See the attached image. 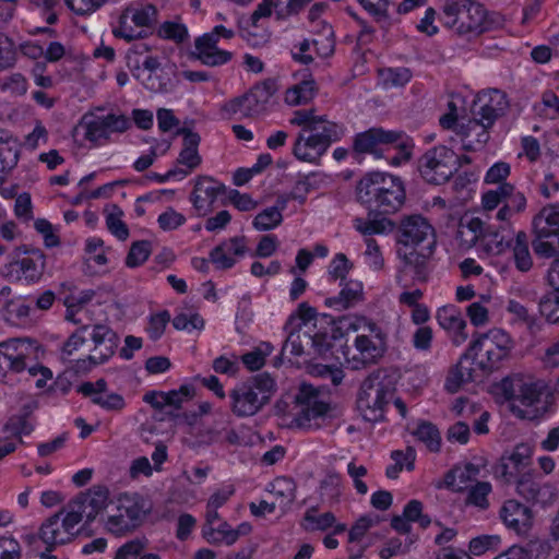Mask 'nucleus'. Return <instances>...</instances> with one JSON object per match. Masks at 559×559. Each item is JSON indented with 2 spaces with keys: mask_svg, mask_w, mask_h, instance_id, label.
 <instances>
[{
  "mask_svg": "<svg viewBox=\"0 0 559 559\" xmlns=\"http://www.w3.org/2000/svg\"><path fill=\"white\" fill-rule=\"evenodd\" d=\"M108 0H64L66 5L76 15H90L99 10Z\"/></svg>",
  "mask_w": 559,
  "mask_h": 559,
  "instance_id": "680f3d73",
  "label": "nucleus"
},
{
  "mask_svg": "<svg viewBox=\"0 0 559 559\" xmlns=\"http://www.w3.org/2000/svg\"><path fill=\"white\" fill-rule=\"evenodd\" d=\"M282 221L283 215L278 211L267 207L254 217L252 225L257 230L265 231L277 227Z\"/></svg>",
  "mask_w": 559,
  "mask_h": 559,
  "instance_id": "6e6d98bb",
  "label": "nucleus"
},
{
  "mask_svg": "<svg viewBox=\"0 0 559 559\" xmlns=\"http://www.w3.org/2000/svg\"><path fill=\"white\" fill-rule=\"evenodd\" d=\"M442 12L444 26L459 35H479L492 26L484 5L474 0H445Z\"/></svg>",
  "mask_w": 559,
  "mask_h": 559,
  "instance_id": "39448f33",
  "label": "nucleus"
},
{
  "mask_svg": "<svg viewBox=\"0 0 559 559\" xmlns=\"http://www.w3.org/2000/svg\"><path fill=\"white\" fill-rule=\"evenodd\" d=\"M435 248H421L417 250L397 249L399 257L403 260V272L409 273L414 281L424 283L429 276V260Z\"/></svg>",
  "mask_w": 559,
  "mask_h": 559,
  "instance_id": "bb28decb",
  "label": "nucleus"
},
{
  "mask_svg": "<svg viewBox=\"0 0 559 559\" xmlns=\"http://www.w3.org/2000/svg\"><path fill=\"white\" fill-rule=\"evenodd\" d=\"M157 10L152 4L132 3L123 9L118 23L112 28L116 38L127 41L144 38L146 28L156 22Z\"/></svg>",
  "mask_w": 559,
  "mask_h": 559,
  "instance_id": "9b49d317",
  "label": "nucleus"
},
{
  "mask_svg": "<svg viewBox=\"0 0 559 559\" xmlns=\"http://www.w3.org/2000/svg\"><path fill=\"white\" fill-rule=\"evenodd\" d=\"M359 2L378 22L386 21L390 17L393 0H359Z\"/></svg>",
  "mask_w": 559,
  "mask_h": 559,
  "instance_id": "bf43d9fd",
  "label": "nucleus"
},
{
  "mask_svg": "<svg viewBox=\"0 0 559 559\" xmlns=\"http://www.w3.org/2000/svg\"><path fill=\"white\" fill-rule=\"evenodd\" d=\"M316 90L314 80H302L286 91L285 102L290 106L307 104L314 97Z\"/></svg>",
  "mask_w": 559,
  "mask_h": 559,
  "instance_id": "ea45409f",
  "label": "nucleus"
},
{
  "mask_svg": "<svg viewBox=\"0 0 559 559\" xmlns=\"http://www.w3.org/2000/svg\"><path fill=\"white\" fill-rule=\"evenodd\" d=\"M90 329L91 325L82 324L68 337L62 346L63 356L70 357L75 350L85 344V334L90 331Z\"/></svg>",
  "mask_w": 559,
  "mask_h": 559,
  "instance_id": "0e129e2a",
  "label": "nucleus"
},
{
  "mask_svg": "<svg viewBox=\"0 0 559 559\" xmlns=\"http://www.w3.org/2000/svg\"><path fill=\"white\" fill-rule=\"evenodd\" d=\"M263 109L264 106L258 102V98L253 96L251 91L239 97L230 99L222 107V110L228 116L240 114L242 117H252L261 112Z\"/></svg>",
  "mask_w": 559,
  "mask_h": 559,
  "instance_id": "72a5a7b5",
  "label": "nucleus"
},
{
  "mask_svg": "<svg viewBox=\"0 0 559 559\" xmlns=\"http://www.w3.org/2000/svg\"><path fill=\"white\" fill-rule=\"evenodd\" d=\"M356 353L349 356V348L342 350L343 359L353 370H359L377 364L385 354L388 346L385 341H380L359 334L355 342Z\"/></svg>",
  "mask_w": 559,
  "mask_h": 559,
  "instance_id": "2eb2a0df",
  "label": "nucleus"
},
{
  "mask_svg": "<svg viewBox=\"0 0 559 559\" xmlns=\"http://www.w3.org/2000/svg\"><path fill=\"white\" fill-rule=\"evenodd\" d=\"M276 391L275 380L266 372L237 384L228 394L233 414L239 418L258 414Z\"/></svg>",
  "mask_w": 559,
  "mask_h": 559,
  "instance_id": "7ed1b4c3",
  "label": "nucleus"
},
{
  "mask_svg": "<svg viewBox=\"0 0 559 559\" xmlns=\"http://www.w3.org/2000/svg\"><path fill=\"white\" fill-rule=\"evenodd\" d=\"M511 190L512 185L509 182H503L496 189L486 191L481 197V204L484 210L492 211L498 207L500 203L506 201V195H508Z\"/></svg>",
  "mask_w": 559,
  "mask_h": 559,
  "instance_id": "8fccbe9b",
  "label": "nucleus"
},
{
  "mask_svg": "<svg viewBox=\"0 0 559 559\" xmlns=\"http://www.w3.org/2000/svg\"><path fill=\"white\" fill-rule=\"evenodd\" d=\"M34 342L31 338H10L0 343V354L8 353L13 356L26 357L29 354V347Z\"/></svg>",
  "mask_w": 559,
  "mask_h": 559,
  "instance_id": "13d9d810",
  "label": "nucleus"
},
{
  "mask_svg": "<svg viewBox=\"0 0 559 559\" xmlns=\"http://www.w3.org/2000/svg\"><path fill=\"white\" fill-rule=\"evenodd\" d=\"M38 408V402L31 400L23 404L17 414L10 416L3 426V431L23 443L22 435H29L35 429L33 413Z\"/></svg>",
  "mask_w": 559,
  "mask_h": 559,
  "instance_id": "c85d7f7f",
  "label": "nucleus"
},
{
  "mask_svg": "<svg viewBox=\"0 0 559 559\" xmlns=\"http://www.w3.org/2000/svg\"><path fill=\"white\" fill-rule=\"evenodd\" d=\"M392 392L380 380V373L367 377L360 388L357 399V407L367 421L377 423L384 418V408L389 403Z\"/></svg>",
  "mask_w": 559,
  "mask_h": 559,
  "instance_id": "ddd939ff",
  "label": "nucleus"
},
{
  "mask_svg": "<svg viewBox=\"0 0 559 559\" xmlns=\"http://www.w3.org/2000/svg\"><path fill=\"white\" fill-rule=\"evenodd\" d=\"M532 449L525 443L516 444L512 451H506L492 466V474L506 484L512 483L514 477L531 464Z\"/></svg>",
  "mask_w": 559,
  "mask_h": 559,
  "instance_id": "a211bd4d",
  "label": "nucleus"
},
{
  "mask_svg": "<svg viewBox=\"0 0 559 559\" xmlns=\"http://www.w3.org/2000/svg\"><path fill=\"white\" fill-rule=\"evenodd\" d=\"M299 132L293 147L294 156L302 162L319 164L330 145L343 135V128L335 122H325Z\"/></svg>",
  "mask_w": 559,
  "mask_h": 559,
  "instance_id": "0eeeda50",
  "label": "nucleus"
},
{
  "mask_svg": "<svg viewBox=\"0 0 559 559\" xmlns=\"http://www.w3.org/2000/svg\"><path fill=\"white\" fill-rule=\"evenodd\" d=\"M226 192L227 188L224 183L209 176H200L195 181L190 200L197 211L205 213Z\"/></svg>",
  "mask_w": 559,
  "mask_h": 559,
  "instance_id": "b1692460",
  "label": "nucleus"
},
{
  "mask_svg": "<svg viewBox=\"0 0 559 559\" xmlns=\"http://www.w3.org/2000/svg\"><path fill=\"white\" fill-rule=\"evenodd\" d=\"M316 513V507H311L306 511L302 522V527L306 531H325L333 526V524L335 523V516L332 512H325L320 515H317Z\"/></svg>",
  "mask_w": 559,
  "mask_h": 559,
  "instance_id": "c03bdc74",
  "label": "nucleus"
},
{
  "mask_svg": "<svg viewBox=\"0 0 559 559\" xmlns=\"http://www.w3.org/2000/svg\"><path fill=\"white\" fill-rule=\"evenodd\" d=\"M436 319L439 325L451 334L453 345H462L468 337L465 329L466 321L454 306H444L438 309Z\"/></svg>",
  "mask_w": 559,
  "mask_h": 559,
  "instance_id": "cd10ccee",
  "label": "nucleus"
},
{
  "mask_svg": "<svg viewBox=\"0 0 559 559\" xmlns=\"http://www.w3.org/2000/svg\"><path fill=\"white\" fill-rule=\"evenodd\" d=\"M556 298L552 292L544 295L539 300V312L549 323L559 322V302H555Z\"/></svg>",
  "mask_w": 559,
  "mask_h": 559,
  "instance_id": "69168bd1",
  "label": "nucleus"
},
{
  "mask_svg": "<svg viewBox=\"0 0 559 559\" xmlns=\"http://www.w3.org/2000/svg\"><path fill=\"white\" fill-rule=\"evenodd\" d=\"M478 474V465L466 463L463 467L456 466L450 469L444 476V483L448 488L454 491H463L466 488V484Z\"/></svg>",
  "mask_w": 559,
  "mask_h": 559,
  "instance_id": "c9c22d12",
  "label": "nucleus"
},
{
  "mask_svg": "<svg viewBox=\"0 0 559 559\" xmlns=\"http://www.w3.org/2000/svg\"><path fill=\"white\" fill-rule=\"evenodd\" d=\"M356 192L358 202L368 210V217L355 218V228L366 236L393 231L395 223L384 215L394 214L405 202L402 179L386 173L371 171L359 180Z\"/></svg>",
  "mask_w": 559,
  "mask_h": 559,
  "instance_id": "f257e3e1",
  "label": "nucleus"
},
{
  "mask_svg": "<svg viewBox=\"0 0 559 559\" xmlns=\"http://www.w3.org/2000/svg\"><path fill=\"white\" fill-rule=\"evenodd\" d=\"M420 177L429 185H443L459 170L457 154L445 145L427 150L418 159Z\"/></svg>",
  "mask_w": 559,
  "mask_h": 559,
  "instance_id": "1a4fd4ad",
  "label": "nucleus"
},
{
  "mask_svg": "<svg viewBox=\"0 0 559 559\" xmlns=\"http://www.w3.org/2000/svg\"><path fill=\"white\" fill-rule=\"evenodd\" d=\"M325 122H330L325 119V116H314L313 110L306 109L296 110L290 119L292 124L301 127L300 132H308V128L318 127Z\"/></svg>",
  "mask_w": 559,
  "mask_h": 559,
  "instance_id": "5fc2aeb1",
  "label": "nucleus"
},
{
  "mask_svg": "<svg viewBox=\"0 0 559 559\" xmlns=\"http://www.w3.org/2000/svg\"><path fill=\"white\" fill-rule=\"evenodd\" d=\"M393 231H395L396 243L403 250L436 247L435 229L420 214L403 216Z\"/></svg>",
  "mask_w": 559,
  "mask_h": 559,
  "instance_id": "f8f14e48",
  "label": "nucleus"
},
{
  "mask_svg": "<svg viewBox=\"0 0 559 559\" xmlns=\"http://www.w3.org/2000/svg\"><path fill=\"white\" fill-rule=\"evenodd\" d=\"M16 63L14 43L7 36H0V71L13 68Z\"/></svg>",
  "mask_w": 559,
  "mask_h": 559,
  "instance_id": "052dcab7",
  "label": "nucleus"
},
{
  "mask_svg": "<svg viewBox=\"0 0 559 559\" xmlns=\"http://www.w3.org/2000/svg\"><path fill=\"white\" fill-rule=\"evenodd\" d=\"M513 346L514 342L506 331L491 329L486 333L474 335L463 358H472L479 369L492 372L510 357Z\"/></svg>",
  "mask_w": 559,
  "mask_h": 559,
  "instance_id": "20e7f679",
  "label": "nucleus"
},
{
  "mask_svg": "<svg viewBox=\"0 0 559 559\" xmlns=\"http://www.w3.org/2000/svg\"><path fill=\"white\" fill-rule=\"evenodd\" d=\"M353 266V263L344 253H336L330 262L329 275L331 280L340 281V285H343Z\"/></svg>",
  "mask_w": 559,
  "mask_h": 559,
  "instance_id": "3c124183",
  "label": "nucleus"
},
{
  "mask_svg": "<svg viewBox=\"0 0 559 559\" xmlns=\"http://www.w3.org/2000/svg\"><path fill=\"white\" fill-rule=\"evenodd\" d=\"M406 133L397 130H385L381 127L370 128L367 131L357 133L354 138L353 148L358 154H373L376 157L382 156V147L390 146L391 143H401L407 148Z\"/></svg>",
  "mask_w": 559,
  "mask_h": 559,
  "instance_id": "4468645a",
  "label": "nucleus"
},
{
  "mask_svg": "<svg viewBox=\"0 0 559 559\" xmlns=\"http://www.w3.org/2000/svg\"><path fill=\"white\" fill-rule=\"evenodd\" d=\"M341 292L337 296L328 298L325 305L335 307L338 310H345L355 306L362 297V284L358 281H344Z\"/></svg>",
  "mask_w": 559,
  "mask_h": 559,
  "instance_id": "2f4dec72",
  "label": "nucleus"
},
{
  "mask_svg": "<svg viewBox=\"0 0 559 559\" xmlns=\"http://www.w3.org/2000/svg\"><path fill=\"white\" fill-rule=\"evenodd\" d=\"M413 435L417 440L424 442L431 452L440 451L441 436L433 424L429 421L419 423Z\"/></svg>",
  "mask_w": 559,
  "mask_h": 559,
  "instance_id": "79ce46f5",
  "label": "nucleus"
},
{
  "mask_svg": "<svg viewBox=\"0 0 559 559\" xmlns=\"http://www.w3.org/2000/svg\"><path fill=\"white\" fill-rule=\"evenodd\" d=\"M105 211L108 212L106 216L108 230L119 240H126L129 237V228L121 219L123 211L116 204L109 205Z\"/></svg>",
  "mask_w": 559,
  "mask_h": 559,
  "instance_id": "37998d69",
  "label": "nucleus"
},
{
  "mask_svg": "<svg viewBox=\"0 0 559 559\" xmlns=\"http://www.w3.org/2000/svg\"><path fill=\"white\" fill-rule=\"evenodd\" d=\"M141 516L142 508L139 503L124 497L119 499L116 513L108 516L106 527L112 534L121 535L133 530L139 524Z\"/></svg>",
  "mask_w": 559,
  "mask_h": 559,
  "instance_id": "4be33fe9",
  "label": "nucleus"
},
{
  "mask_svg": "<svg viewBox=\"0 0 559 559\" xmlns=\"http://www.w3.org/2000/svg\"><path fill=\"white\" fill-rule=\"evenodd\" d=\"M486 224L478 217L468 221L461 219L456 231V239L463 249H471L477 242L481 243Z\"/></svg>",
  "mask_w": 559,
  "mask_h": 559,
  "instance_id": "473e14b6",
  "label": "nucleus"
},
{
  "mask_svg": "<svg viewBox=\"0 0 559 559\" xmlns=\"http://www.w3.org/2000/svg\"><path fill=\"white\" fill-rule=\"evenodd\" d=\"M508 108L507 95L498 90H490L477 95L472 106L473 119L492 127Z\"/></svg>",
  "mask_w": 559,
  "mask_h": 559,
  "instance_id": "f3484780",
  "label": "nucleus"
},
{
  "mask_svg": "<svg viewBox=\"0 0 559 559\" xmlns=\"http://www.w3.org/2000/svg\"><path fill=\"white\" fill-rule=\"evenodd\" d=\"M318 173L298 174L297 180L292 189V197L295 201L304 204L307 200V194L319 187L320 180Z\"/></svg>",
  "mask_w": 559,
  "mask_h": 559,
  "instance_id": "a19ab883",
  "label": "nucleus"
},
{
  "mask_svg": "<svg viewBox=\"0 0 559 559\" xmlns=\"http://www.w3.org/2000/svg\"><path fill=\"white\" fill-rule=\"evenodd\" d=\"M512 257L515 267L521 272H527L533 266V258L528 248L526 233L519 231L514 239H511Z\"/></svg>",
  "mask_w": 559,
  "mask_h": 559,
  "instance_id": "e433bc0d",
  "label": "nucleus"
},
{
  "mask_svg": "<svg viewBox=\"0 0 559 559\" xmlns=\"http://www.w3.org/2000/svg\"><path fill=\"white\" fill-rule=\"evenodd\" d=\"M295 401L300 409L293 423L304 430L320 429L321 420L341 415V411L335 405L322 401L320 393L310 384L300 385Z\"/></svg>",
  "mask_w": 559,
  "mask_h": 559,
  "instance_id": "6e6552de",
  "label": "nucleus"
},
{
  "mask_svg": "<svg viewBox=\"0 0 559 559\" xmlns=\"http://www.w3.org/2000/svg\"><path fill=\"white\" fill-rule=\"evenodd\" d=\"M311 0H276L275 14L278 20L298 14Z\"/></svg>",
  "mask_w": 559,
  "mask_h": 559,
  "instance_id": "e2e57ef3",
  "label": "nucleus"
},
{
  "mask_svg": "<svg viewBox=\"0 0 559 559\" xmlns=\"http://www.w3.org/2000/svg\"><path fill=\"white\" fill-rule=\"evenodd\" d=\"M194 395V388L190 384H183L178 390H171L169 392H165V407L171 406L176 409H180L182 403L189 401Z\"/></svg>",
  "mask_w": 559,
  "mask_h": 559,
  "instance_id": "4d7b16f0",
  "label": "nucleus"
},
{
  "mask_svg": "<svg viewBox=\"0 0 559 559\" xmlns=\"http://www.w3.org/2000/svg\"><path fill=\"white\" fill-rule=\"evenodd\" d=\"M173 325L179 331L200 330L204 326V320L199 313H192L190 316L187 313H179L174 318Z\"/></svg>",
  "mask_w": 559,
  "mask_h": 559,
  "instance_id": "774afa93",
  "label": "nucleus"
},
{
  "mask_svg": "<svg viewBox=\"0 0 559 559\" xmlns=\"http://www.w3.org/2000/svg\"><path fill=\"white\" fill-rule=\"evenodd\" d=\"M159 35L176 43H183L188 37V29L183 24L165 22L159 27Z\"/></svg>",
  "mask_w": 559,
  "mask_h": 559,
  "instance_id": "338daca9",
  "label": "nucleus"
},
{
  "mask_svg": "<svg viewBox=\"0 0 559 559\" xmlns=\"http://www.w3.org/2000/svg\"><path fill=\"white\" fill-rule=\"evenodd\" d=\"M219 36L212 29L194 40V50L190 52V58L200 61L207 67H219L228 63L233 53L217 47Z\"/></svg>",
  "mask_w": 559,
  "mask_h": 559,
  "instance_id": "aec40b11",
  "label": "nucleus"
},
{
  "mask_svg": "<svg viewBox=\"0 0 559 559\" xmlns=\"http://www.w3.org/2000/svg\"><path fill=\"white\" fill-rule=\"evenodd\" d=\"M481 246L488 253L500 254L511 246V240H506L498 230H493L490 226L486 225Z\"/></svg>",
  "mask_w": 559,
  "mask_h": 559,
  "instance_id": "49530a36",
  "label": "nucleus"
},
{
  "mask_svg": "<svg viewBox=\"0 0 559 559\" xmlns=\"http://www.w3.org/2000/svg\"><path fill=\"white\" fill-rule=\"evenodd\" d=\"M516 492L526 502L547 508L558 498V489L550 483H540L531 472L520 475L516 480Z\"/></svg>",
  "mask_w": 559,
  "mask_h": 559,
  "instance_id": "dca6fc26",
  "label": "nucleus"
},
{
  "mask_svg": "<svg viewBox=\"0 0 559 559\" xmlns=\"http://www.w3.org/2000/svg\"><path fill=\"white\" fill-rule=\"evenodd\" d=\"M457 133L462 135L463 148L465 151H478L488 142L489 129L475 119H469L467 123L457 124Z\"/></svg>",
  "mask_w": 559,
  "mask_h": 559,
  "instance_id": "7c9ffc66",
  "label": "nucleus"
},
{
  "mask_svg": "<svg viewBox=\"0 0 559 559\" xmlns=\"http://www.w3.org/2000/svg\"><path fill=\"white\" fill-rule=\"evenodd\" d=\"M391 459L395 463L386 467L385 475L390 479H395L404 467L407 471L414 469L416 451L412 447H407L405 451L395 450L391 452Z\"/></svg>",
  "mask_w": 559,
  "mask_h": 559,
  "instance_id": "4c0bfd02",
  "label": "nucleus"
},
{
  "mask_svg": "<svg viewBox=\"0 0 559 559\" xmlns=\"http://www.w3.org/2000/svg\"><path fill=\"white\" fill-rule=\"evenodd\" d=\"M267 490L275 496L282 508L290 506L296 499V485L292 478L277 477L267 487Z\"/></svg>",
  "mask_w": 559,
  "mask_h": 559,
  "instance_id": "58836bf2",
  "label": "nucleus"
},
{
  "mask_svg": "<svg viewBox=\"0 0 559 559\" xmlns=\"http://www.w3.org/2000/svg\"><path fill=\"white\" fill-rule=\"evenodd\" d=\"M68 519L67 506L48 518L39 528V538L46 544V550L51 552L57 545H64L72 540L73 528L66 525Z\"/></svg>",
  "mask_w": 559,
  "mask_h": 559,
  "instance_id": "412c9836",
  "label": "nucleus"
},
{
  "mask_svg": "<svg viewBox=\"0 0 559 559\" xmlns=\"http://www.w3.org/2000/svg\"><path fill=\"white\" fill-rule=\"evenodd\" d=\"M90 336L94 343V348L102 347L100 345L114 346L119 344V337L117 333L105 324L91 325Z\"/></svg>",
  "mask_w": 559,
  "mask_h": 559,
  "instance_id": "09e8293b",
  "label": "nucleus"
},
{
  "mask_svg": "<svg viewBox=\"0 0 559 559\" xmlns=\"http://www.w3.org/2000/svg\"><path fill=\"white\" fill-rule=\"evenodd\" d=\"M491 490L492 487L489 481H477L469 488L466 502L481 510H487L489 508L488 496Z\"/></svg>",
  "mask_w": 559,
  "mask_h": 559,
  "instance_id": "de8ad7c7",
  "label": "nucleus"
},
{
  "mask_svg": "<svg viewBox=\"0 0 559 559\" xmlns=\"http://www.w3.org/2000/svg\"><path fill=\"white\" fill-rule=\"evenodd\" d=\"M178 135H182V150L179 153L177 163L186 166L188 175L199 167L202 163V157L199 154V145L201 136L188 128H180L177 130Z\"/></svg>",
  "mask_w": 559,
  "mask_h": 559,
  "instance_id": "c756f323",
  "label": "nucleus"
},
{
  "mask_svg": "<svg viewBox=\"0 0 559 559\" xmlns=\"http://www.w3.org/2000/svg\"><path fill=\"white\" fill-rule=\"evenodd\" d=\"M463 359L462 355L460 361L449 372L445 386L450 392H457L463 383L473 381V368L464 367Z\"/></svg>",
  "mask_w": 559,
  "mask_h": 559,
  "instance_id": "a18cd8bd",
  "label": "nucleus"
},
{
  "mask_svg": "<svg viewBox=\"0 0 559 559\" xmlns=\"http://www.w3.org/2000/svg\"><path fill=\"white\" fill-rule=\"evenodd\" d=\"M506 526L519 535H526L533 524L532 510L516 500H508L500 510Z\"/></svg>",
  "mask_w": 559,
  "mask_h": 559,
  "instance_id": "a878e982",
  "label": "nucleus"
},
{
  "mask_svg": "<svg viewBox=\"0 0 559 559\" xmlns=\"http://www.w3.org/2000/svg\"><path fill=\"white\" fill-rule=\"evenodd\" d=\"M108 501L109 490L103 485H94L86 491L80 492L67 504L66 525L75 527L83 519L86 523H92L106 509Z\"/></svg>",
  "mask_w": 559,
  "mask_h": 559,
  "instance_id": "9d476101",
  "label": "nucleus"
},
{
  "mask_svg": "<svg viewBox=\"0 0 559 559\" xmlns=\"http://www.w3.org/2000/svg\"><path fill=\"white\" fill-rule=\"evenodd\" d=\"M500 389L504 399L511 402L512 414L521 419L542 417L551 403V394L545 382L520 373L502 379Z\"/></svg>",
  "mask_w": 559,
  "mask_h": 559,
  "instance_id": "f03ea898",
  "label": "nucleus"
},
{
  "mask_svg": "<svg viewBox=\"0 0 559 559\" xmlns=\"http://www.w3.org/2000/svg\"><path fill=\"white\" fill-rule=\"evenodd\" d=\"M151 254V242L147 240H139L132 243L128 255L126 258V264L129 267H136L143 264Z\"/></svg>",
  "mask_w": 559,
  "mask_h": 559,
  "instance_id": "603ef678",
  "label": "nucleus"
},
{
  "mask_svg": "<svg viewBox=\"0 0 559 559\" xmlns=\"http://www.w3.org/2000/svg\"><path fill=\"white\" fill-rule=\"evenodd\" d=\"M130 126V120L124 115L108 114L107 116L94 117L84 123V138L97 145L102 141L109 140L111 133H122Z\"/></svg>",
  "mask_w": 559,
  "mask_h": 559,
  "instance_id": "6ab92c4d",
  "label": "nucleus"
},
{
  "mask_svg": "<svg viewBox=\"0 0 559 559\" xmlns=\"http://www.w3.org/2000/svg\"><path fill=\"white\" fill-rule=\"evenodd\" d=\"M145 74L141 75L139 82L150 92L168 93L174 87L171 68L163 67L157 57H144Z\"/></svg>",
  "mask_w": 559,
  "mask_h": 559,
  "instance_id": "5701e85b",
  "label": "nucleus"
},
{
  "mask_svg": "<svg viewBox=\"0 0 559 559\" xmlns=\"http://www.w3.org/2000/svg\"><path fill=\"white\" fill-rule=\"evenodd\" d=\"M10 261L2 269V276L9 282L38 283L46 269L45 253L35 247L21 245L9 255Z\"/></svg>",
  "mask_w": 559,
  "mask_h": 559,
  "instance_id": "423d86ee",
  "label": "nucleus"
},
{
  "mask_svg": "<svg viewBox=\"0 0 559 559\" xmlns=\"http://www.w3.org/2000/svg\"><path fill=\"white\" fill-rule=\"evenodd\" d=\"M294 320H296V318L292 316L284 326L288 334L283 344L281 356H284L286 353L293 356H301L304 354V343L316 346L319 353H324L330 348L329 343L321 342V340L325 338V335H311L307 332L301 333L300 330L290 328Z\"/></svg>",
  "mask_w": 559,
  "mask_h": 559,
  "instance_id": "393cba45",
  "label": "nucleus"
},
{
  "mask_svg": "<svg viewBox=\"0 0 559 559\" xmlns=\"http://www.w3.org/2000/svg\"><path fill=\"white\" fill-rule=\"evenodd\" d=\"M534 109L539 116L555 119L559 116V97L550 90L545 91L540 104H536Z\"/></svg>",
  "mask_w": 559,
  "mask_h": 559,
  "instance_id": "864d4df0",
  "label": "nucleus"
},
{
  "mask_svg": "<svg viewBox=\"0 0 559 559\" xmlns=\"http://www.w3.org/2000/svg\"><path fill=\"white\" fill-rule=\"evenodd\" d=\"M21 144L9 131L0 130V164L13 169L19 162Z\"/></svg>",
  "mask_w": 559,
  "mask_h": 559,
  "instance_id": "f704fd0d",
  "label": "nucleus"
}]
</instances>
